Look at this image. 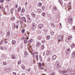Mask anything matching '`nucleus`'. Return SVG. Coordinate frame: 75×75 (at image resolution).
Masks as SVG:
<instances>
[{
	"label": "nucleus",
	"instance_id": "7c9ffc66",
	"mask_svg": "<svg viewBox=\"0 0 75 75\" xmlns=\"http://www.w3.org/2000/svg\"><path fill=\"white\" fill-rule=\"evenodd\" d=\"M44 45H42L41 49L42 50H44Z\"/></svg>",
	"mask_w": 75,
	"mask_h": 75
},
{
	"label": "nucleus",
	"instance_id": "58836bf2",
	"mask_svg": "<svg viewBox=\"0 0 75 75\" xmlns=\"http://www.w3.org/2000/svg\"><path fill=\"white\" fill-rule=\"evenodd\" d=\"M11 20L12 21H13L15 20V18L14 17H13L11 18Z\"/></svg>",
	"mask_w": 75,
	"mask_h": 75
},
{
	"label": "nucleus",
	"instance_id": "f257e3e1",
	"mask_svg": "<svg viewBox=\"0 0 75 75\" xmlns=\"http://www.w3.org/2000/svg\"><path fill=\"white\" fill-rule=\"evenodd\" d=\"M72 19L70 17H69L68 18V22L69 23H72Z\"/></svg>",
	"mask_w": 75,
	"mask_h": 75
},
{
	"label": "nucleus",
	"instance_id": "4be33fe9",
	"mask_svg": "<svg viewBox=\"0 0 75 75\" xmlns=\"http://www.w3.org/2000/svg\"><path fill=\"white\" fill-rule=\"evenodd\" d=\"M24 11H25V9L24 8H23L21 11V13H24Z\"/></svg>",
	"mask_w": 75,
	"mask_h": 75
},
{
	"label": "nucleus",
	"instance_id": "79ce46f5",
	"mask_svg": "<svg viewBox=\"0 0 75 75\" xmlns=\"http://www.w3.org/2000/svg\"><path fill=\"white\" fill-rule=\"evenodd\" d=\"M13 29H14H14H15V28H16V25H13Z\"/></svg>",
	"mask_w": 75,
	"mask_h": 75
},
{
	"label": "nucleus",
	"instance_id": "6e6d98bb",
	"mask_svg": "<svg viewBox=\"0 0 75 75\" xmlns=\"http://www.w3.org/2000/svg\"><path fill=\"white\" fill-rule=\"evenodd\" d=\"M15 7L16 8H17V7H18V5L16 4V5H15Z\"/></svg>",
	"mask_w": 75,
	"mask_h": 75
},
{
	"label": "nucleus",
	"instance_id": "7ed1b4c3",
	"mask_svg": "<svg viewBox=\"0 0 75 75\" xmlns=\"http://www.w3.org/2000/svg\"><path fill=\"white\" fill-rule=\"evenodd\" d=\"M29 39V38L28 37H27L26 38H25L24 40V43L25 44H27L28 42V40H28Z\"/></svg>",
	"mask_w": 75,
	"mask_h": 75
},
{
	"label": "nucleus",
	"instance_id": "412c9836",
	"mask_svg": "<svg viewBox=\"0 0 75 75\" xmlns=\"http://www.w3.org/2000/svg\"><path fill=\"white\" fill-rule=\"evenodd\" d=\"M22 19L23 21H25L26 20V19H25V18L24 17H23L22 18Z\"/></svg>",
	"mask_w": 75,
	"mask_h": 75
},
{
	"label": "nucleus",
	"instance_id": "4d7b16f0",
	"mask_svg": "<svg viewBox=\"0 0 75 75\" xmlns=\"http://www.w3.org/2000/svg\"><path fill=\"white\" fill-rule=\"evenodd\" d=\"M27 34L28 35V36L29 37L30 36V33L28 32H27Z\"/></svg>",
	"mask_w": 75,
	"mask_h": 75
},
{
	"label": "nucleus",
	"instance_id": "a18cd8bd",
	"mask_svg": "<svg viewBox=\"0 0 75 75\" xmlns=\"http://www.w3.org/2000/svg\"><path fill=\"white\" fill-rule=\"evenodd\" d=\"M68 39L70 40V39H71L72 38V36H69L68 37Z\"/></svg>",
	"mask_w": 75,
	"mask_h": 75
},
{
	"label": "nucleus",
	"instance_id": "2eb2a0df",
	"mask_svg": "<svg viewBox=\"0 0 75 75\" xmlns=\"http://www.w3.org/2000/svg\"><path fill=\"white\" fill-rule=\"evenodd\" d=\"M14 9H11V14H13V11H14Z\"/></svg>",
	"mask_w": 75,
	"mask_h": 75
},
{
	"label": "nucleus",
	"instance_id": "5fc2aeb1",
	"mask_svg": "<svg viewBox=\"0 0 75 75\" xmlns=\"http://www.w3.org/2000/svg\"><path fill=\"white\" fill-rule=\"evenodd\" d=\"M51 34V35H53L54 34V32H52Z\"/></svg>",
	"mask_w": 75,
	"mask_h": 75
},
{
	"label": "nucleus",
	"instance_id": "f3484780",
	"mask_svg": "<svg viewBox=\"0 0 75 75\" xmlns=\"http://www.w3.org/2000/svg\"><path fill=\"white\" fill-rule=\"evenodd\" d=\"M21 67L23 69H24V70H25V67L24 65H22Z\"/></svg>",
	"mask_w": 75,
	"mask_h": 75
},
{
	"label": "nucleus",
	"instance_id": "72a5a7b5",
	"mask_svg": "<svg viewBox=\"0 0 75 75\" xmlns=\"http://www.w3.org/2000/svg\"><path fill=\"white\" fill-rule=\"evenodd\" d=\"M66 72H67V71H62V74H65Z\"/></svg>",
	"mask_w": 75,
	"mask_h": 75
},
{
	"label": "nucleus",
	"instance_id": "bf43d9fd",
	"mask_svg": "<svg viewBox=\"0 0 75 75\" xmlns=\"http://www.w3.org/2000/svg\"><path fill=\"white\" fill-rule=\"evenodd\" d=\"M60 28H62V25L61 24V23H60Z\"/></svg>",
	"mask_w": 75,
	"mask_h": 75
},
{
	"label": "nucleus",
	"instance_id": "1a4fd4ad",
	"mask_svg": "<svg viewBox=\"0 0 75 75\" xmlns=\"http://www.w3.org/2000/svg\"><path fill=\"white\" fill-rule=\"evenodd\" d=\"M31 14L32 16L33 17V18H35V14L33 12H32Z\"/></svg>",
	"mask_w": 75,
	"mask_h": 75
},
{
	"label": "nucleus",
	"instance_id": "c9c22d12",
	"mask_svg": "<svg viewBox=\"0 0 75 75\" xmlns=\"http://www.w3.org/2000/svg\"><path fill=\"white\" fill-rule=\"evenodd\" d=\"M71 47L72 48H74V47H75V44L73 43L72 45H71Z\"/></svg>",
	"mask_w": 75,
	"mask_h": 75
},
{
	"label": "nucleus",
	"instance_id": "0e129e2a",
	"mask_svg": "<svg viewBox=\"0 0 75 75\" xmlns=\"http://www.w3.org/2000/svg\"><path fill=\"white\" fill-rule=\"evenodd\" d=\"M6 1L7 2H10V0H6Z\"/></svg>",
	"mask_w": 75,
	"mask_h": 75
},
{
	"label": "nucleus",
	"instance_id": "c03bdc74",
	"mask_svg": "<svg viewBox=\"0 0 75 75\" xmlns=\"http://www.w3.org/2000/svg\"><path fill=\"white\" fill-rule=\"evenodd\" d=\"M40 60L41 61H42V57L41 56H40Z\"/></svg>",
	"mask_w": 75,
	"mask_h": 75
},
{
	"label": "nucleus",
	"instance_id": "3c124183",
	"mask_svg": "<svg viewBox=\"0 0 75 75\" xmlns=\"http://www.w3.org/2000/svg\"><path fill=\"white\" fill-rule=\"evenodd\" d=\"M0 8L1 10H4V8H3V7H1Z\"/></svg>",
	"mask_w": 75,
	"mask_h": 75
},
{
	"label": "nucleus",
	"instance_id": "ea45409f",
	"mask_svg": "<svg viewBox=\"0 0 75 75\" xmlns=\"http://www.w3.org/2000/svg\"><path fill=\"white\" fill-rule=\"evenodd\" d=\"M38 6H40V7H41L42 6V4L41 3H39L38 4Z\"/></svg>",
	"mask_w": 75,
	"mask_h": 75
},
{
	"label": "nucleus",
	"instance_id": "6e6552de",
	"mask_svg": "<svg viewBox=\"0 0 75 75\" xmlns=\"http://www.w3.org/2000/svg\"><path fill=\"white\" fill-rule=\"evenodd\" d=\"M33 27H32L31 29L32 30H34L35 29V24L33 23L32 24Z\"/></svg>",
	"mask_w": 75,
	"mask_h": 75
},
{
	"label": "nucleus",
	"instance_id": "69168bd1",
	"mask_svg": "<svg viewBox=\"0 0 75 75\" xmlns=\"http://www.w3.org/2000/svg\"><path fill=\"white\" fill-rule=\"evenodd\" d=\"M27 4H28V3H27V2H26L25 4V5H27Z\"/></svg>",
	"mask_w": 75,
	"mask_h": 75
},
{
	"label": "nucleus",
	"instance_id": "f704fd0d",
	"mask_svg": "<svg viewBox=\"0 0 75 75\" xmlns=\"http://www.w3.org/2000/svg\"><path fill=\"white\" fill-rule=\"evenodd\" d=\"M7 63L6 62H3V65H7Z\"/></svg>",
	"mask_w": 75,
	"mask_h": 75
},
{
	"label": "nucleus",
	"instance_id": "09e8293b",
	"mask_svg": "<svg viewBox=\"0 0 75 75\" xmlns=\"http://www.w3.org/2000/svg\"><path fill=\"white\" fill-rule=\"evenodd\" d=\"M21 64V61H18V64L20 65V64Z\"/></svg>",
	"mask_w": 75,
	"mask_h": 75
},
{
	"label": "nucleus",
	"instance_id": "9b49d317",
	"mask_svg": "<svg viewBox=\"0 0 75 75\" xmlns=\"http://www.w3.org/2000/svg\"><path fill=\"white\" fill-rule=\"evenodd\" d=\"M50 54V52L49 50H47L46 52V55H49Z\"/></svg>",
	"mask_w": 75,
	"mask_h": 75
},
{
	"label": "nucleus",
	"instance_id": "e433bc0d",
	"mask_svg": "<svg viewBox=\"0 0 75 75\" xmlns=\"http://www.w3.org/2000/svg\"><path fill=\"white\" fill-rule=\"evenodd\" d=\"M42 38V37H41V36H39L38 37V40H41V39Z\"/></svg>",
	"mask_w": 75,
	"mask_h": 75
},
{
	"label": "nucleus",
	"instance_id": "603ef678",
	"mask_svg": "<svg viewBox=\"0 0 75 75\" xmlns=\"http://www.w3.org/2000/svg\"><path fill=\"white\" fill-rule=\"evenodd\" d=\"M45 40H43L42 42V44H44V43H45Z\"/></svg>",
	"mask_w": 75,
	"mask_h": 75
},
{
	"label": "nucleus",
	"instance_id": "680f3d73",
	"mask_svg": "<svg viewBox=\"0 0 75 75\" xmlns=\"http://www.w3.org/2000/svg\"><path fill=\"white\" fill-rule=\"evenodd\" d=\"M30 70H31V69L30 68L28 69V72H30Z\"/></svg>",
	"mask_w": 75,
	"mask_h": 75
},
{
	"label": "nucleus",
	"instance_id": "dca6fc26",
	"mask_svg": "<svg viewBox=\"0 0 75 75\" xmlns=\"http://www.w3.org/2000/svg\"><path fill=\"white\" fill-rule=\"evenodd\" d=\"M21 7L20 6L18 9V12H20V11H21Z\"/></svg>",
	"mask_w": 75,
	"mask_h": 75
},
{
	"label": "nucleus",
	"instance_id": "8fccbe9b",
	"mask_svg": "<svg viewBox=\"0 0 75 75\" xmlns=\"http://www.w3.org/2000/svg\"><path fill=\"white\" fill-rule=\"evenodd\" d=\"M6 8H9V6L8 5H6Z\"/></svg>",
	"mask_w": 75,
	"mask_h": 75
},
{
	"label": "nucleus",
	"instance_id": "ddd939ff",
	"mask_svg": "<svg viewBox=\"0 0 75 75\" xmlns=\"http://www.w3.org/2000/svg\"><path fill=\"white\" fill-rule=\"evenodd\" d=\"M57 57L55 55H54L52 57V58L53 59H55Z\"/></svg>",
	"mask_w": 75,
	"mask_h": 75
},
{
	"label": "nucleus",
	"instance_id": "423d86ee",
	"mask_svg": "<svg viewBox=\"0 0 75 75\" xmlns=\"http://www.w3.org/2000/svg\"><path fill=\"white\" fill-rule=\"evenodd\" d=\"M72 57L74 58H75V51H74L72 53Z\"/></svg>",
	"mask_w": 75,
	"mask_h": 75
},
{
	"label": "nucleus",
	"instance_id": "4468645a",
	"mask_svg": "<svg viewBox=\"0 0 75 75\" xmlns=\"http://www.w3.org/2000/svg\"><path fill=\"white\" fill-rule=\"evenodd\" d=\"M16 43V41L15 40H13L12 42V45H14V44H15Z\"/></svg>",
	"mask_w": 75,
	"mask_h": 75
},
{
	"label": "nucleus",
	"instance_id": "774afa93",
	"mask_svg": "<svg viewBox=\"0 0 75 75\" xmlns=\"http://www.w3.org/2000/svg\"><path fill=\"white\" fill-rule=\"evenodd\" d=\"M45 52L43 53V56H45Z\"/></svg>",
	"mask_w": 75,
	"mask_h": 75
},
{
	"label": "nucleus",
	"instance_id": "b1692460",
	"mask_svg": "<svg viewBox=\"0 0 75 75\" xmlns=\"http://www.w3.org/2000/svg\"><path fill=\"white\" fill-rule=\"evenodd\" d=\"M37 12H38V13H41V9H37Z\"/></svg>",
	"mask_w": 75,
	"mask_h": 75
},
{
	"label": "nucleus",
	"instance_id": "20e7f679",
	"mask_svg": "<svg viewBox=\"0 0 75 75\" xmlns=\"http://www.w3.org/2000/svg\"><path fill=\"white\" fill-rule=\"evenodd\" d=\"M58 39L59 41H60L62 39V36H59L58 38Z\"/></svg>",
	"mask_w": 75,
	"mask_h": 75
},
{
	"label": "nucleus",
	"instance_id": "9d476101",
	"mask_svg": "<svg viewBox=\"0 0 75 75\" xmlns=\"http://www.w3.org/2000/svg\"><path fill=\"white\" fill-rule=\"evenodd\" d=\"M51 26L52 27H55V25L54 24V23H52L51 24Z\"/></svg>",
	"mask_w": 75,
	"mask_h": 75
},
{
	"label": "nucleus",
	"instance_id": "a211bd4d",
	"mask_svg": "<svg viewBox=\"0 0 75 75\" xmlns=\"http://www.w3.org/2000/svg\"><path fill=\"white\" fill-rule=\"evenodd\" d=\"M40 44H41L40 43V42H38L36 45V47H39Z\"/></svg>",
	"mask_w": 75,
	"mask_h": 75
},
{
	"label": "nucleus",
	"instance_id": "6ab92c4d",
	"mask_svg": "<svg viewBox=\"0 0 75 75\" xmlns=\"http://www.w3.org/2000/svg\"><path fill=\"white\" fill-rule=\"evenodd\" d=\"M53 10H55V11H56L57 10V8L55 6H54L53 7Z\"/></svg>",
	"mask_w": 75,
	"mask_h": 75
},
{
	"label": "nucleus",
	"instance_id": "864d4df0",
	"mask_svg": "<svg viewBox=\"0 0 75 75\" xmlns=\"http://www.w3.org/2000/svg\"><path fill=\"white\" fill-rule=\"evenodd\" d=\"M74 71H71V74H72V75H73V74H74Z\"/></svg>",
	"mask_w": 75,
	"mask_h": 75
},
{
	"label": "nucleus",
	"instance_id": "052dcab7",
	"mask_svg": "<svg viewBox=\"0 0 75 75\" xmlns=\"http://www.w3.org/2000/svg\"><path fill=\"white\" fill-rule=\"evenodd\" d=\"M39 65H40V67H41L42 66V64H41V63H39Z\"/></svg>",
	"mask_w": 75,
	"mask_h": 75
},
{
	"label": "nucleus",
	"instance_id": "a878e982",
	"mask_svg": "<svg viewBox=\"0 0 75 75\" xmlns=\"http://www.w3.org/2000/svg\"><path fill=\"white\" fill-rule=\"evenodd\" d=\"M59 1L60 4H62V0H59Z\"/></svg>",
	"mask_w": 75,
	"mask_h": 75
},
{
	"label": "nucleus",
	"instance_id": "5701e85b",
	"mask_svg": "<svg viewBox=\"0 0 75 75\" xmlns=\"http://www.w3.org/2000/svg\"><path fill=\"white\" fill-rule=\"evenodd\" d=\"M12 59H15V58H16V56H15L13 55H12Z\"/></svg>",
	"mask_w": 75,
	"mask_h": 75
},
{
	"label": "nucleus",
	"instance_id": "393cba45",
	"mask_svg": "<svg viewBox=\"0 0 75 75\" xmlns=\"http://www.w3.org/2000/svg\"><path fill=\"white\" fill-rule=\"evenodd\" d=\"M42 14L43 16L45 17V15H46V13H42Z\"/></svg>",
	"mask_w": 75,
	"mask_h": 75
},
{
	"label": "nucleus",
	"instance_id": "bb28decb",
	"mask_svg": "<svg viewBox=\"0 0 75 75\" xmlns=\"http://www.w3.org/2000/svg\"><path fill=\"white\" fill-rule=\"evenodd\" d=\"M50 36L48 35L47 36V40H49V39H50Z\"/></svg>",
	"mask_w": 75,
	"mask_h": 75
},
{
	"label": "nucleus",
	"instance_id": "2f4dec72",
	"mask_svg": "<svg viewBox=\"0 0 75 75\" xmlns=\"http://www.w3.org/2000/svg\"><path fill=\"white\" fill-rule=\"evenodd\" d=\"M28 19V23H30V22L31 21V20L30 19V18Z\"/></svg>",
	"mask_w": 75,
	"mask_h": 75
},
{
	"label": "nucleus",
	"instance_id": "49530a36",
	"mask_svg": "<svg viewBox=\"0 0 75 75\" xmlns=\"http://www.w3.org/2000/svg\"><path fill=\"white\" fill-rule=\"evenodd\" d=\"M42 8L43 10H45V6H42Z\"/></svg>",
	"mask_w": 75,
	"mask_h": 75
},
{
	"label": "nucleus",
	"instance_id": "e2e57ef3",
	"mask_svg": "<svg viewBox=\"0 0 75 75\" xmlns=\"http://www.w3.org/2000/svg\"><path fill=\"white\" fill-rule=\"evenodd\" d=\"M1 7H3V5H0V8H1Z\"/></svg>",
	"mask_w": 75,
	"mask_h": 75
},
{
	"label": "nucleus",
	"instance_id": "0eeeda50",
	"mask_svg": "<svg viewBox=\"0 0 75 75\" xmlns=\"http://www.w3.org/2000/svg\"><path fill=\"white\" fill-rule=\"evenodd\" d=\"M55 65L57 68L59 67V62L58 61L56 62L55 64Z\"/></svg>",
	"mask_w": 75,
	"mask_h": 75
},
{
	"label": "nucleus",
	"instance_id": "c756f323",
	"mask_svg": "<svg viewBox=\"0 0 75 75\" xmlns=\"http://www.w3.org/2000/svg\"><path fill=\"white\" fill-rule=\"evenodd\" d=\"M3 42H4V40H1L0 43V45H1V44H2L3 43Z\"/></svg>",
	"mask_w": 75,
	"mask_h": 75
},
{
	"label": "nucleus",
	"instance_id": "aec40b11",
	"mask_svg": "<svg viewBox=\"0 0 75 75\" xmlns=\"http://www.w3.org/2000/svg\"><path fill=\"white\" fill-rule=\"evenodd\" d=\"M33 39H30L28 41V42L30 43V42H32L33 41Z\"/></svg>",
	"mask_w": 75,
	"mask_h": 75
},
{
	"label": "nucleus",
	"instance_id": "de8ad7c7",
	"mask_svg": "<svg viewBox=\"0 0 75 75\" xmlns=\"http://www.w3.org/2000/svg\"><path fill=\"white\" fill-rule=\"evenodd\" d=\"M25 31V30L23 29V30H22V32L23 34H24V31Z\"/></svg>",
	"mask_w": 75,
	"mask_h": 75
},
{
	"label": "nucleus",
	"instance_id": "a19ab883",
	"mask_svg": "<svg viewBox=\"0 0 75 75\" xmlns=\"http://www.w3.org/2000/svg\"><path fill=\"white\" fill-rule=\"evenodd\" d=\"M36 59L38 60V55H36Z\"/></svg>",
	"mask_w": 75,
	"mask_h": 75
},
{
	"label": "nucleus",
	"instance_id": "39448f33",
	"mask_svg": "<svg viewBox=\"0 0 75 75\" xmlns=\"http://www.w3.org/2000/svg\"><path fill=\"white\" fill-rule=\"evenodd\" d=\"M38 28H40L41 29L43 27V25L42 24H40L38 26Z\"/></svg>",
	"mask_w": 75,
	"mask_h": 75
},
{
	"label": "nucleus",
	"instance_id": "13d9d810",
	"mask_svg": "<svg viewBox=\"0 0 75 75\" xmlns=\"http://www.w3.org/2000/svg\"><path fill=\"white\" fill-rule=\"evenodd\" d=\"M1 50H4V48L3 47H1Z\"/></svg>",
	"mask_w": 75,
	"mask_h": 75
},
{
	"label": "nucleus",
	"instance_id": "4c0bfd02",
	"mask_svg": "<svg viewBox=\"0 0 75 75\" xmlns=\"http://www.w3.org/2000/svg\"><path fill=\"white\" fill-rule=\"evenodd\" d=\"M69 40V39L68 38H67L66 40V42H68Z\"/></svg>",
	"mask_w": 75,
	"mask_h": 75
},
{
	"label": "nucleus",
	"instance_id": "cd10ccee",
	"mask_svg": "<svg viewBox=\"0 0 75 75\" xmlns=\"http://www.w3.org/2000/svg\"><path fill=\"white\" fill-rule=\"evenodd\" d=\"M24 54L25 55H28V52L27 51H25L24 52Z\"/></svg>",
	"mask_w": 75,
	"mask_h": 75
},
{
	"label": "nucleus",
	"instance_id": "338daca9",
	"mask_svg": "<svg viewBox=\"0 0 75 75\" xmlns=\"http://www.w3.org/2000/svg\"><path fill=\"white\" fill-rule=\"evenodd\" d=\"M73 30H75V26L73 27Z\"/></svg>",
	"mask_w": 75,
	"mask_h": 75
},
{
	"label": "nucleus",
	"instance_id": "f03ea898",
	"mask_svg": "<svg viewBox=\"0 0 75 75\" xmlns=\"http://www.w3.org/2000/svg\"><path fill=\"white\" fill-rule=\"evenodd\" d=\"M70 52H71V50H70V48H69L68 49H67V50H66V52L67 55H68V54H69Z\"/></svg>",
	"mask_w": 75,
	"mask_h": 75
},
{
	"label": "nucleus",
	"instance_id": "473e14b6",
	"mask_svg": "<svg viewBox=\"0 0 75 75\" xmlns=\"http://www.w3.org/2000/svg\"><path fill=\"white\" fill-rule=\"evenodd\" d=\"M68 6L70 7V8H71V3H69L68 4Z\"/></svg>",
	"mask_w": 75,
	"mask_h": 75
},
{
	"label": "nucleus",
	"instance_id": "37998d69",
	"mask_svg": "<svg viewBox=\"0 0 75 75\" xmlns=\"http://www.w3.org/2000/svg\"><path fill=\"white\" fill-rule=\"evenodd\" d=\"M26 17L28 18V19L30 18V16H29V15H26Z\"/></svg>",
	"mask_w": 75,
	"mask_h": 75
},
{
	"label": "nucleus",
	"instance_id": "c85d7f7f",
	"mask_svg": "<svg viewBox=\"0 0 75 75\" xmlns=\"http://www.w3.org/2000/svg\"><path fill=\"white\" fill-rule=\"evenodd\" d=\"M44 31L45 33V34H46V33H47V31H48L47 30V29H44Z\"/></svg>",
	"mask_w": 75,
	"mask_h": 75
},
{
	"label": "nucleus",
	"instance_id": "f8f14e48",
	"mask_svg": "<svg viewBox=\"0 0 75 75\" xmlns=\"http://www.w3.org/2000/svg\"><path fill=\"white\" fill-rule=\"evenodd\" d=\"M7 36H10V32L8 31L7 33Z\"/></svg>",
	"mask_w": 75,
	"mask_h": 75
}]
</instances>
